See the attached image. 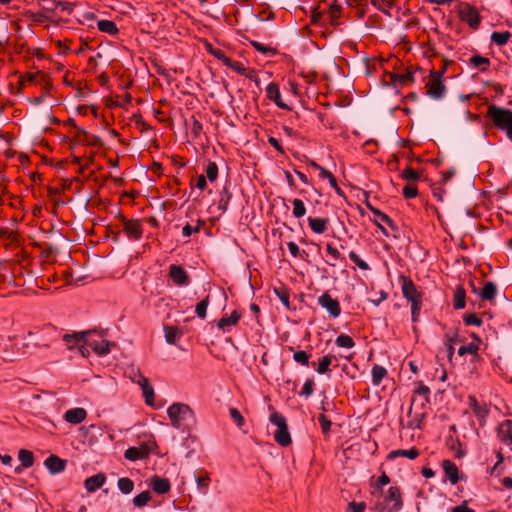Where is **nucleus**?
Returning a JSON list of instances; mask_svg holds the SVG:
<instances>
[{
  "label": "nucleus",
  "instance_id": "obj_35",
  "mask_svg": "<svg viewBox=\"0 0 512 512\" xmlns=\"http://www.w3.org/2000/svg\"><path fill=\"white\" fill-rule=\"evenodd\" d=\"M372 383L378 386L381 381L387 376V370L380 365H374L372 368Z\"/></svg>",
  "mask_w": 512,
  "mask_h": 512
},
{
  "label": "nucleus",
  "instance_id": "obj_19",
  "mask_svg": "<svg viewBox=\"0 0 512 512\" xmlns=\"http://www.w3.org/2000/svg\"><path fill=\"white\" fill-rule=\"evenodd\" d=\"M18 458L21 461V466L15 468V473L19 474L23 469L30 468L34 464V455L30 450L20 449Z\"/></svg>",
  "mask_w": 512,
  "mask_h": 512
},
{
  "label": "nucleus",
  "instance_id": "obj_1",
  "mask_svg": "<svg viewBox=\"0 0 512 512\" xmlns=\"http://www.w3.org/2000/svg\"><path fill=\"white\" fill-rule=\"evenodd\" d=\"M171 425L176 429H185L195 423V415L189 405L174 403L167 409Z\"/></svg>",
  "mask_w": 512,
  "mask_h": 512
},
{
  "label": "nucleus",
  "instance_id": "obj_37",
  "mask_svg": "<svg viewBox=\"0 0 512 512\" xmlns=\"http://www.w3.org/2000/svg\"><path fill=\"white\" fill-rule=\"evenodd\" d=\"M510 38L511 33L509 31L493 32L491 34V41L498 46H504Z\"/></svg>",
  "mask_w": 512,
  "mask_h": 512
},
{
  "label": "nucleus",
  "instance_id": "obj_28",
  "mask_svg": "<svg viewBox=\"0 0 512 512\" xmlns=\"http://www.w3.org/2000/svg\"><path fill=\"white\" fill-rule=\"evenodd\" d=\"M419 450L415 447H412L408 450L405 449H399V450H393L388 454V459L392 460L397 457H407L409 459H415L419 456Z\"/></svg>",
  "mask_w": 512,
  "mask_h": 512
},
{
  "label": "nucleus",
  "instance_id": "obj_25",
  "mask_svg": "<svg viewBox=\"0 0 512 512\" xmlns=\"http://www.w3.org/2000/svg\"><path fill=\"white\" fill-rule=\"evenodd\" d=\"M442 468L449 479L451 484H456L459 480L458 476V468L454 462L451 460H443Z\"/></svg>",
  "mask_w": 512,
  "mask_h": 512
},
{
  "label": "nucleus",
  "instance_id": "obj_52",
  "mask_svg": "<svg viewBox=\"0 0 512 512\" xmlns=\"http://www.w3.org/2000/svg\"><path fill=\"white\" fill-rule=\"evenodd\" d=\"M319 176L321 178L328 179L330 185L336 189V191L339 193L340 188L337 185L336 178L332 175L331 172L327 171L326 169H321V172L319 173Z\"/></svg>",
  "mask_w": 512,
  "mask_h": 512
},
{
  "label": "nucleus",
  "instance_id": "obj_18",
  "mask_svg": "<svg viewBox=\"0 0 512 512\" xmlns=\"http://www.w3.org/2000/svg\"><path fill=\"white\" fill-rule=\"evenodd\" d=\"M470 407L473 410V413L480 421V424L483 425L485 423L486 417L489 413V408L486 404H480L477 402L475 397H469Z\"/></svg>",
  "mask_w": 512,
  "mask_h": 512
},
{
  "label": "nucleus",
  "instance_id": "obj_48",
  "mask_svg": "<svg viewBox=\"0 0 512 512\" xmlns=\"http://www.w3.org/2000/svg\"><path fill=\"white\" fill-rule=\"evenodd\" d=\"M218 176V166L215 162H209L206 169V177L209 181L213 182Z\"/></svg>",
  "mask_w": 512,
  "mask_h": 512
},
{
  "label": "nucleus",
  "instance_id": "obj_17",
  "mask_svg": "<svg viewBox=\"0 0 512 512\" xmlns=\"http://www.w3.org/2000/svg\"><path fill=\"white\" fill-rule=\"evenodd\" d=\"M87 417V412L84 408H72L65 412L64 419L71 424H79Z\"/></svg>",
  "mask_w": 512,
  "mask_h": 512
},
{
  "label": "nucleus",
  "instance_id": "obj_44",
  "mask_svg": "<svg viewBox=\"0 0 512 512\" xmlns=\"http://www.w3.org/2000/svg\"><path fill=\"white\" fill-rule=\"evenodd\" d=\"M293 204V215L296 218H302L306 213V208L301 199H294Z\"/></svg>",
  "mask_w": 512,
  "mask_h": 512
},
{
  "label": "nucleus",
  "instance_id": "obj_23",
  "mask_svg": "<svg viewBox=\"0 0 512 512\" xmlns=\"http://www.w3.org/2000/svg\"><path fill=\"white\" fill-rule=\"evenodd\" d=\"M224 65L251 80L256 78L255 71L252 69H247L241 62L233 61L232 59L228 58V62H226Z\"/></svg>",
  "mask_w": 512,
  "mask_h": 512
},
{
  "label": "nucleus",
  "instance_id": "obj_5",
  "mask_svg": "<svg viewBox=\"0 0 512 512\" xmlns=\"http://www.w3.org/2000/svg\"><path fill=\"white\" fill-rule=\"evenodd\" d=\"M384 501H385V504L387 505L388 512L400 511L403 506L402 495H401L400 489L396 486L389 487Z\"/></svg>",
  "mask_w": 512,
  "mask_h": 512
},
{
  "label": "nucleus",
  "instance_id": "obj_16",
  "mask_svg": "<svg viewBox=\"0 0 512 512\" xmlns=\"http://www.w3.org/2000/svg\"><path fill=\"white\" fill-rule=\"evenodd\" d=\"M497 434L501 442L512 445V420H504L498 426Z\"/></svg>",
  "mask_w": 512,
  "mask_h": 512
},
{
  "label": "nucleus",
  "instance_id": "obj_59",
  "mask_svg": "<svg viewBox=\"0 0 512 512\" xmlns=\"http://www.w3.org/2000/svg\"><path fill=\"white\" fill-rule=\"evenodd\" d=\"M326 251L334 260H343L344 259L341 256L339 250L337 248H335L334 246H332L330 243H327Z\"/></svg>",
  "mask_w": 512,
  "mask_h": 512
},
{
  "label": "nucleus",
  "instance_id": "obj_40",
  "mask_svg": "<svg viewBox=\"0 0 512 512\" xmlns=\"http://www.w3.org/2000/svg\"><path fill=\"white\" fill-rule=\"evenodd\" d=\"M400 176L402 179H404L408 183H413V184H415L420 178L419 173L411 167H407L406 169H404L401 172Z\"/></svg>",
  "mask_w": 512,
  "mask_h": 512
},
{
  "label": "nucleus",
  "instance_id": "obj_49",
  "mask_svg": "<svg viewBox=\"0 0 512 512\" xmlns=\"http://www.w3.org/2000/svg\"><path fill=\"white\" fill-rule=\"evenodd\" d=\"M479 350V346L475 343H470L468 345L461 346L458 349V354L463 356L465 354H477Z\"/></svg>",
  "mask_w": 512,
  "mask_h": 512
},
{
  "label": "nucleus",
  "instance_id": "obj_34",
  "mask_svg": "<svg viewBox=\"0 0 512 512\" xmlns=\"http://www.w3.org/2000/svg\"><path fill=\"white\" fill-rule=\"evenodd\" d=\"M465 290L463 287L458 286L456 287L454 291V298H453V307L457 310L463 309L465 307L466 301H465Z\"/></svg>",
  "mask_w": 512,
  "mask_h": 512
},
{
  "label": "nucleus",
  "instance_id": "obj_42",
  "mask_svg": "<svg viewBox=\"0 0 512 512\" xmlns=\"http://www.w3.org/2000/svg\"><path fill=\"white\" fill-rule=\"evenodd\" d=\"M151 500V495H150V492L149 491H143L141 492L140 494L136 495L134 498H133V504L136 506V507H143L145 505H147V503Z\"/></svg>",
  "mask_w": 512,
  "mask_h": 512
},
{
  "label": "nucleus",
  "instance_id": "obj_58",
  "mask_svg": "<svg viewBox=\"0 0 512 512\" xmlns=\"http://www.w3.org/2000/svg\"><path fill=\"white\" fill-rule=\"evenodd\" d=\"M197 486L201 489H207L210 483V477L207 473L196 477Z\"/></svg>",
  "mask_w": 512,
  "mask_h": 512
},
{
  "label": "nucleus",
  "instance_id": "obj_26",
  "mask_svg": "<svg viewBox=\"0 0 512 512\" xmlns=\"http://www.w3.org/2000/svg\"><path fill=\"white\" fill-rule=\"evenodd\" d=\"M367 207L377 217L375 219L376 225L387 235V233L385 232V229L381 225V222H383V223L389 225L390 227L394 228L393 221L390 219V217L387 214H385V213L381 212L380 210L372 207L370 204H367Z\"/></svg>",
  "mask_w": 512,
  "mask_h": 512
},
{
  "label": "nucleus",
  "instance_id": "obj_51",
  "mask_svg": "<svg viewBox=\"0 0 512 512\" xmlns=\"http://www.w3.org/2000/svg\"><path fill=\"white\" fill-rule=\"evenodd\" d=\"M349 258L351 259V261H353L361 270H368L370 267L369 265L364 261L362 260L359 255L354 252V251H351L349 253Z\"/></svg>",
  "mask_w": 512,
  "mask_h": 512
},
{
  "label": "nucleus",
  "instance_id": "obj_11",
  "mask_svg": "<svg viewBox=\"0 0 512 512\" xmlns=\"http://www.w3.org/2000/svg\"><path fill=\"white\" fill-rule=\"evenodd\" d=\"M133 381L141 387L146 403L152 405L154 401V389L150 385L149 379L138 372L133 377Z\"/></svg>",
  "mask_w": 512,
  "mask_h": 512
},
{
  "label": "nucleus",
  "instance_id": "obj_60",
  "mask_svg": "<svg viewBox=\"0 0 512 512\" xmlns=\"http://www.w3.org/2000/svg\"><path fill=\"white\" fill-rule=\"evenodd\" d=\"M51 16L48 15L42 8L39 12L33 14V20L38 23H42L46 20H50Z\"/></svg>",
  "mask_w": 512,
  "mask_h": 512
},
{
  "label": "nucleus",
  "instance_id": "obj_15",
  "mask_svg": "<svg viewBox=\"0 0 512 512\" xmlns=\"http://www.w3.org/2000/svg\"><path fill=\"white\" fill-rule=\"evenodd\" d=\"M266 96L269 100L273 101L279 108L290 109L281 99L279 86L272 82L266 87Z\"/></svg>",
  "mask_w": 512,
  "mask_h": 512
},
{
  "label": "nucleus",
  "instance_id": "obj_43",
  "mask_svg": "<svg viewBox=\"0 0 512 512\" xmlns=\"http://www.w3.org/2000/svg\"><path fill=\"white\" fill-rule=\"evenodd\" d=\"M335 343L338 347H342V348H352L355 345V342L352 339V337H350L349 335H346V334H340L336 338Z\"/></svg>",
  "mask_w": 512,
  "mask_h": 512
},
{
  "label": "nucleus",
  "instance_id": "obj_47",
  "mask_svg": "<svg viewBox=\"0 0 512 512\" xmlns=\"http://www.w3.org/2000/svg\"><path fill=\"white\" fill-rule=\"evenodd\" d=\"M402 193H403L404 198H406V199H411V198L416 197L418 194V189H417L416 184L408 183L407 185H405L403 187Z\"/></svg>",
  "mask_w": 512,
  "mask_h": 512
},
{
  "label": "nucleus",
  "instance_id": "obj_50",
  "mask_svg": "<svg viewBox=\"0 0 512 512\" xmlns=\"http://www.w3.org/2000/svg\"><path fill=\"white\" fill-rule=\"evenodd\" d=\"M208 51L218 60H220L223 64L228 62V58L225 52L219 48H213L211 45H208Z\"/></svg>",
  "mask_w": 512,
  "mask_h": 512
},
{
  "label": "nucleus",
  "instance_id": "obj_30",
  "mask_svg": "<svg viewBox=\"0 0 512 512\" xmlns=\"http://www.w3.org/2000/svg\"><path fill=\"white\" fill-rule=\"evenodd\" d=\"M469 64L475 68H478L481 72H485L489 69L490 60L487 57L473 55L469 59Z\"/></svg>",
  "mask_w": 512,
  "mask_h": 512
},
{
  "label": "nucleus",
  "instance_id": "obj_55",
  "mask_svg": "<svg viewBox=\"0 0 512 512\" xmlns=\"http://www.w3.org/2000/svg\"><path fill=\"white\" fill-rule=\"evenodd\" d=\"M422 306V300H416L411 301V314H412V321L416 322L418 320L420 310Z\"/></svg>",
  "mask_w": 512,
  "mask_h": 512
},
{
  "label": "nucleus",
  "instance_id": "obj_7",
  "mask_svg": "<svg viewBox=\"0 0 512 512\" xmlns=\"http://www.w3.org/2000/svg\"><path fill=\"white\" fill-rule=\"evenodd\" d=\"M318 304L327 310L331 317L337 318L341 314L340 303L337 299L333 298L328 292H324L318 298Z\"/></svg>",
  "mask_w": 512,
  "mask_h": 512
},
{
  "label": "nucleus",
  "instance_id": "obj_27",
  "mask_svg": "<svg viewBox=\"0 0 512 512\" xmlns=\"http://www.w3.org/2000/svg\"><path fill=\"white\" fill-rule=\"evenodd\" d=\"M151 487L156 493L165 494L170 490L171 485L168 479L154 476L151 479Z\"/></svg>",
  "mask_w": 512,
  "mask_h": 512
},
{
  "label": "nucleus",
  "instance_id": "obj_57",
  "mask_svg": "<svg viewBox=\"0 0 512 512\" xmlns=\"http://www.w3.org/2000/svg\"><path fill=\"white\" fill-rule=\"evenodd\" d=\"M313 386L314 381L312 379H308L305 381L302 391L300 392V395H303L305 397H309L313 394Z\"/></svg>",
  "mask_w": 512,
  "mask_h": 512
},
{
  "label": "nucleus",
  "instance_id": "obj_13",
  "mask_svg": "<svg viewBox=\"0 0 512 512\" xmlns=\"http://www.w3.org/2000/svg\"><path fill=\"white\" fill-rule=\"evenodd\" d=\"M123 220V231L125 234L133 240H139L142 236V225L139 220L131 219L126 220L125 218H122Z\"/></svg>",
  "mask_w": 512,
  "mask_h": 512
},
{
  "label": "nucleus",
  "instance_id": "obj_53",
  "mask_svg": "<svg viewBox=\"0 0 512 512\" xmlns=\"http://www.w3.org/2000/svg\"><path fill=\"white\" fill-rule=\"evenodd\" d=\"M463 321L466 325L480 326L482 324V320L475 313L464 315Z\"/></svg>",
  "mask_w": 512,
  "mask_h": 512
},
{
  "label": "nucleus",
  "instance_id": "obj_38",
  "mask_svg": "<svg viewBox=\"0 0 512 512\" xmlns=\"http://www.w3.org/2000/svg\"><path fill=\"white\" fill-rule=\"evenodd\" d=\"M117 487L123 494H130L134 489V483L130 478L122 477L118 479Z\"/></svg>",
  "mask_w": 512,
  "mask_h": 512
},
{
  "label": "nucleus",
  "instance_id": "obj_62",
  "mask_svg": "<svg viewBox=\"0 0 512 512\" xmlns=\"http://www.w3.org/2000/svg\"><path fill=\"white\" fill-rule=\"evenodd\" d=\"M199 231H200V225H197L196 227H192L189 223H187L182 229V235L184 237H190L193 232H199Z\"/></svg>",
  "mask_w": 512,
  "mask_h": 512
},
{
  "label": "nucleus",
  "instance_id": "obj_29",
  "mask_svg": "<svg viewBox=\"0 0 512 512\" xmlns=\"http://www.w3.org/2000/svg\"><path fill=\"white\" fill-rule=\"evenodd\" d=\"M241 318V314L234 310L230 316H223L217 323L219 329L224 330L228 326L236 325Z\"/></svg>",
  "mask_w": 512,
  "mask_h": 512
},
{
  "label": "nucleus",
  "instance_id": "obj_20",
  "mask_svg": "<svg viewBox=\"0 0 512 512\" xmlns=\"http://www.w3.org/2000/svg\"><path fill=\"white\" fill-rule=\"evenodd\" d=\"M46 468L52 473H60L65 469L66 462L56 455H50L44 462Z\"/></svg>",
  "mask_w": 512,
  "mask_h": 512
},
{
  "label": "nucleus",
  "instance_id": "obj_63",
  "mask_svg": "<svg viewBox=\"0 0 512 512\" xmlns=\"http://www.w3.org/2000/svg\"><path fill=\"white\" fill-rule=\"evenodd\" d=\"M390 478L386 475L385 472L382 473V475L378 478L376 487L379 489L380 492H382V487L389 484Z\"/></svg>",
  "mask_w": 512,
  "mask_h": 512
},
{
  "label": "nucleus",
  "instance_id": "obj_36",
  "mask_svg": "<svg viewBox=\"0 0 512 512\" xmlns=\"http://www.w3.org/2000/svg\"><path fill=\"white\" fill-rule=\"evenodd\" d=\"M97 27L101 32L108 33L110 35H115L118 33L116 24L111 20H99Z\"/></svg>",
  "mask_w": 512,
  "mask_h": 512
},
{
  "label": "nucleus",
  "instance_id": "obj_46",
  "mask_svg": "<svg viewBox=\"0 0 512 512\" xmlns=\"http://www.w3.org/2000/svg\"><path fill=\"white\" fill-rule=\"evenodd\" d=\"M309 358H310V355L306 351H303V350L296 351L293 354L294 361L303 366L309 365Z\"/></svg>",
  "mask_w": 512,
  "mask_h": 512
},
{
  "label": "nucleus",
  "instance_id": "obj_54",
  "mask_svg": "<svg viewBox=\"0 0 512 512\" xmlns=\"http://www.w3.org/2000/svg\"><path fill=\"white\" fill-rule=\"evenodd\" d=\"M229 413L237 426L242 427L245 424V420L237 408H230Z\"/></svg>",
  "mask_w": 512,
  "mask_h": 512
},
{
  "label": "nucleus",
  "instance_id": "obj_9",
  "mask_svg": "<svg viewBox=\"0 0 512 512\" xmlns=\"http://www.w3.org/2000/svg\"><path fill=\"white\" fill-rule=\"evenodd\" d=\"M95 334V330H89V336L86 340V345L98 355L108 354L110 352L111 343L105 339H101L100 341L94 339L93 336Z\"/></svg>",
  "mask_w": 512,
  "mask_h": 512
},
{
  "label": "nucleus",
  "instance_id": "obj_32",
  "mask_svg": "<svg viewBox=\"0 0 512 512\" xmlns=\"http://www.w3.org/2000/svg\"><path fill=\"white\" fill-rule=\"evenodd\" d=\"M496 293H497V287H496L495 283L489 281L484 284V287H483L482 291L479 293V295L483 300L491 301L495 298Z\"/></svg>",
  "mask_w": 512,
  "mask_h": 512
},
{
  "label": "nucleus",
  "instance_id": "obj_39",
  "mask_svg": "<svg viewBox=\"0 0 512 512\" xmlns=\"http://www.w3.org/2000/svg\"><path fill=\"white\" fill-rule=\"evenodd\" d=\"M250 44L260 53L267 56H274L277 54V49L271 46L264 45L258 41H250Z\"/></svg>",
  "mask_w": 512,
  "mask_h": 512
},
{
  "label": "nucleus",
  "instance_id": "obj_45",
  "mask_svg": "<svg viewBox=\"0 0 512 512\" xmlns=\"http://www.w3.org/2000/svg\"><path fill=\"white\" fill-rule=\"evenodd\" d=\"M48 4L53 5L57 8H60L61 11L71 14L73 12L74 3L65 2V1H48Z\"/></svg>",
  "mask_w": 512,
  "mask_h": 512
},
{
  "label": "nucleus",
  "instance_id": "obj_10",
  "mask_svg": "<svg viewBox=\"0 0 512 512\" xmlns=\"http://www.w3.org/2000/svg\"><path fill=\"white\" fill-rule=\"evenodd\" d=\"M459 16L471 28L476 29L480 25V15L478 11L469 4H466L460 11Z\"/></svg>",
  "mask_w": 512,
  "mask_h": 512
},
{
  "label": "nucleus",
  "instance_id": "obj_4",
  "mask_svg": "<svg viewBox=\"0 0 512 512\" xmlns=\"http://www.w3.org/2000/svg\"><path fill=\"white\" fill-rule=\"evenodd\" d=\"M445 67L440 71H431L428 82L426 83L427 94L434 99H440L445 95L446 87L442 82V76Z\"/></svg>",
  "mask_w": 512,
  "mask_h": 512
},
{
  "label": "nucleus",
  "instance_id": "obj_64",
  "mask_svg": "<svg viewBox=\"0 0 512 512\" xmlns=\"http://www.w3.org/2000/svg\"><path fill=\"white\" fill-rule=\"evenodd\" d=\"M365 504L363 502H351L349 503V511L350 512H364Z\"/></svg>",
  "mask_w": 512,
  "mask_h": 512
},
{
  "label": "nucleus",
  "instance_id": "obj_14",
  "mask_svg": "<svg viewBox=\"0 0 512 512\" xmlns=\"http://www.w3.org/2000/svg\"><path fill=\"white\" fill-rule=\"evenodd\" d=\"M89 336V330L88 331H82V332H75L72 334H64L63 335V341L65 342L67 349L71 350L75 346L84 343L86 345V340Z\"/></svg>",
  "mask_w": 512,
  "mask_h": 512
},
{
  "label": "nucleus",
  "instance_id": "obj_56",
  "mask_svg": "<svg viewBox=\"0 0 512 512\" xmlns=\"http://www.w3.org/2000/svg\"><path fill=\"white\" fill-rule=\"evenodd\" d=\"M318 421L321 426V430L324 434H327L330 432L331 429V421L325 416V414H320L318 416Z\"/></svg>",
  "mask_w": 512,
  "mask_h": 512
},
{
  "label": "nucleus",
  "instance_id": "obj_6",
  "mask_svg": "<svg viewBox=\"0 0 512 512\" xmlns=\"http://www.w3.org/2000/svg\"><path fill=\"white\" fill-rule=\"evenodd\" d=\"M154 446V443H142L137 447H129L126 449L124 456L130 461L146 459L152 453Z\"/></svg>",
  "mask_w": 512,
  "mask_h": 512
},
{
  "label": "nucleus",
  "instance_id": "obj_41",
  "mask_svg": "<svg viewBox=\"0 0 512 512\" xmlns=\"http://www.w3.org/2000/svg\"><path fill=\"white\" fill-rule=\"evenodd\" d=\"M210 302V297L207 295L203 300L197 303L195 312L200 319H205L207 315V307Z\"/></svg>",
  "mask_w": 512,
  "mask_h": 512
},
{
  "label": "nucleus",
  "instance_id": "obj_3",
  "mask_svg": "<svg viewBox=\"0 0 512 512\" xmlns=\"http://www.w3.org/2000/svg\"><path fill=\"white\" fill-rule=\"evenodd\" d=\"M270 422L277 427L274 433L275 441L282 447L289 446L292 440L285 417L275 411L270 415Z\"/></svg>",
  "mask_w": 512,
  "mask_h": 512
},
{
  "label": "nucleus",
  "instance_id": "obj_61",
  "mask_svg": "<svg viewBox=\"0 0 512 512\" xmlns=\"http://www.w3.org/2000/svg\"><path fill=\"white\" fill-rule=\"evenodd\" d=\"M191 131L195 137H198L200 135V133L202 132V124L195 117H192Z\"/></svg>",
  "mask_w": 512,
  "mask_h": 512
},
{
  "label": "nucleus",
  "instance_id": "obj_22",
  "mask_svg": "<svg viewBox=\"0 0 512 512\" xmlns=\"http://www.w3.org/2000/svg\"><path fill=\"white\" fill-rule=\"evenodd\" d=\"M308 224L310 229L316 234L324 233L329 225L328 218H320V217H308Z\"/></svg>",
  "mask_w": 512,
  "mask_h": 512
},
{
  "label": "nucleus",
  "instance_id": "obj_21",
  "mask_svg": "<svg viewBox=\"0 0 512 512\" xmlns=\"http://www.w3.org/2000/svg\"><path fill=\"white\" fill-rule=\"evenodd\" d=\"M457 339V332L453 334H445L444 336V348L440 350V354L446 356L449 361L452 360L454 355V343Z\"/></svg>",
  "mask_w": 512,
  "mask_h": 512
},
{
  "label": "nucleus",
  "instance_id": "obj_8",
  "mask_svg": "<svg viewBox=\"0 0 512 512\" xmlns=\"http://www.w3.org/2000/svg\"><path fill=\"white\" fill-rule=\"evenodd\" d=\"M399 280L401 282L403 296L409 302L421 299V294L418 292L416 285L409 277L401 275Z\"/></svg>",
  "mask_w": 512,
  "mask_h": 512
},
{
  "label": "nucleus",
  "instance_id": "obj_24",
  "mask_svg": "<svg viewBox=\"0 0 512 512\" xmlns=\"http://www.w3.org/2000/svg\"><path fill=\"white\" fill-rule=\"evenodd\" d=\"M105 480H106V477L103 473H98L96 475H93L85 480V482H84L85 489L88 492H94L97 489L102 487V485L105 483Z\"/></svg>",
  "mask_w": 512,
  "mask_h": 512
},
{
  "label": "nucleus",
  "instance_id": "obj_33",
  "mask_svg": "<svg viewBox=\"0 0 512 512\" xmlns=\"http://www.w3.org/2000/svg\"><path fill=\"white\" fill-rule=\"evenodd\" d=\"M333 360H336V356L332 354H327L323 357H321L318 360V366L316 368V371L319 374H325L329 371V366L332 364Z\"/></svg>",
  "mask_w": 512,
  "mask_h": 512
},
{
  "label": "nucleus",
  "instance_id": "obj_12",
  "mask_svg": "<svg viewBox=\"0 0 512 512\" xmlns=\"http://www.w3.org/2000/svg\"><path fill=\"white\" fill-rule=\"evenodd\" d=\"M169 277L177 286H186L189 284V276L180 265L171 264L169 266Z\"/></svg>",
  "mask_w": 512,
  "mask_h": 512
},
{
  "label": "nucleus",
  "instance_id": "obj_31",
  "mask_svg": "<svg viewBox=\"0 0 512 512\" xmlns=\"http://www.w3.org/2000/svg\"><path fill=\"white\" fill-rule=\"evenodd\" d=\"M165 338L169 344H175L182 337V332L176 326H165Z\"/></svg>",
  "mask_w": 512,
  "mask_h": 512
},
{
  "label": "nucleus",
  "instance_id": "obj_2",
  "mask_svg": "<svg viewBox=\"0 0 512 512\" xmlns=\"http://www.w3.org/2000/svg\"><path fill=\"white\" fill-rule=\"evenodd\" d=\"M487 116L498 130L504 131L507 138L512 140V110L492 104L488 107Z\"/></svg>",
  "mask_w": 512,
  "mask_h": 512
}]
</instances>
